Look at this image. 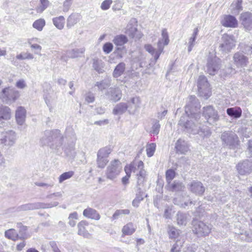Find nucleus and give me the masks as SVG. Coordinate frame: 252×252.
Returning <instances> with one entry per match:
<instances>
[{
	"label": "nucleus",
	"instance_id": "1",
	"mask_svg": "<svg viewBox=\"0 0 252 252\" xmlns=\"http://www.w3.org/2000/svg\"><path fill=\"white\" fill-rule=\"evenodd\" d=\"M197 108H199L198 99L194 95L189 96L185 106L186 115L181 117L180 124L183 125L189 132L208 136L211 134V130L207 127L201 128L199 126L200 114L194 111L197 110Z\"/></svg>",
	"mask_w": 252,
	"mask_h": 252
},
{
	"label": "nucleus",
	"instance_id": "2",
	"mask_svg": "<svg viewBox=\"0 0 252 252\" xmlns=\"http://www.w3.org/2000/svg\"><path fill=\"white\" fill-rule=\"evenodd\" d=\"M63 136L58 129L46 130L40 138L39 143L42 146H47L53 150H58L63 145Z\"/></svg>",
	"mask_w": 252,
	"mask_h": 252
},
{
	"label": "nucleus",
	"instance_id": "3",
	"mask_svg": "<svg viewBox=\"0 0 252 252\" xmlns=\"http://www.w3.org/2000/svg\"><path fill=\"white\" fill-rule=\"evenodd\" d=\"M59 202L54 201L53 202L45 204L41 202H34L27 203L19 206L15 208H13L14 212H22L26 211L33 210L35 209H39L41 208H50L58 205Z\"/></svg>",
	"mask_w": 252,
	"mask_h": 252
},
{
	"label": "nucleus",
	"instance_id": "4",
	"mask_svg": "<svg viewBox=\"0 0 252 252\" xmlns=\"http://www.w3.org/2000/svg\"><path fill=\"white\" fill-rule=\"evenodd\" d=\"M122 170L121 162L118 159H115L107 166L105 172V176L108 179L114 181L119 176Z\"/></svg>",
	"mask_w": 252,
	"mask_h": 252
},
{
	"label": "nucleus",
	"instance_id": "5",
	"mask_svg": "<svg viewBox=\"0 0 252 252\" xmlns=\"http://www.w3.org/2000/svg\"><path fill=\"white\" fill-rule=\"evenodd\" d=\"M222 144L230 149H234L239 145L238 137L234 132L227 131L223 132L220 136Z\"/></svg>",
	"mask_w": 252,
	"mask_h": 252
},
{
	"label": "nucleus",
	"instance_id": "6",
	"mask_svg": "<svg viewBox=\"0 0 252 252\" xmlns=\"http://www.w3.org/2000/svg\"><path fill=\"white\" fill-rule=\"evenodd\" d=\"M193 232L199 237L208 236L211 232L212 225L202 221L193 220L192 222Z\"/></svg>",
	"mask_w": 252,
	"mask_h": 252
},
{
	"label": "nucleus",
	"instance_id": "7",
	"mask_svg": "<svg viewBox=\"0 0 252 252\" xmlns=\"http://www.w3.org/2000/svg\"><path fill=\"white\" fill-rule=\"evenodd\" d=\"M236 41L234 36L227 33L223 34L220 44V51L224 53H228L233 49L236 45Z\"/></svg>",
	"mask_w": 252,
	"mask_h": 252
},
{
	"label": "nucleus",
	"instance_id": "8",
	"mask_svg": "<svg viewBox=\"0 0 252 252\" xmlns=\"http://www.w3.org/2000/svg\"><path fill=\"white\" fill-rule=\"evenodd\" d=\"M220 60L214 54H209L208 57L205 71L210 75H215L220 69Z\"/></svg>",
	"mask_w": 252,
	"mask_h": 252
},
{
	"label": "nucleus",
	"instance_id": "9",
	"mask_svg": "<svg viewBox=\"0 0 252 252\" xmlns=\"http://www.w3.org/2000/svg\"><path fill=\"white\" fill-rule=\"evenodd\" d=\"M20 96L19 92L15 88L7 87L2 90L0 98L6 103L14 102Z\"/></svg>",
	"mask_w": 252,
	"mask_h": 252
},
{
	"label": "nucleus",
	"instance_id": "10",
	"mask_svg": "<svg viewBox=\"0 0 252 252\" xmlns=\"http://www.w3.org/2000/svg\"><path fill=\"white\" fill-rule=\"evenodd\" d=\"M111 152V149L105 147L98 150L97 154L96 163L98 168H103L108 162V156Z\"/></svg>",
	"mask_w": 252,
	"mask_h": 252
},
{
	"label": "nucleus",
	"instance_id": "11",
	"mask_svg": "<svg viewBox=\"0 0 252 252\" xmlns=\"http://www.w3.org/2000/svg\"><path fill=\"white\" fill-rule=\"evenodd\" d=\"M203 115L210 124H214L220 119L218 111L211 105L203 108Z\"/></svg>",
	"mask_w": 252,
	"mask_h": 252
},
{
	"label": "nucleus",
	"instance_id": "12",
	"mask_svg": "<svg viewBox=\"0 0 252 252\" xmlns=\"http://www.w3.org/2000/svg\"><path fill=\"white\" fill-rule=\"evenodd\" d=\"M16 139L15 132L12 130H8L1 132L0 141L1 143L7 146H12Z\"/></svg>",
	"mask_w": 252,
	"mask_h": 252
},
{
	"label": "nucleus",
	"instance_id": "13",
	"mask_svg": "<svg viewBox=\"0 0 252 252\" xmlns=\"http://www.w3.org/2000/svg\"><path fill=\"white\" fill-rule=\"evenodd\" d=\"M237 170L240 175L249 174L252 171V160L246 159L238 163L236 166Z\"/></svg>",
	"mask_w": 252,
	"mask_h": 252
},
{
	"label": "nucleus",
	"instance_id": "14",
	"mask_svg": "<svg viewBox=\"0 0 252 252\" xmlns=\"http://www.w3.org/2000/svg\"><path fill=\"white\" fill-rule=\"evenodd\" d=\"M144 48L146 51L151 54L154 57L155 62L159 58L160 54L163 51L164 47L161 45V42L160 40H159L158 42V50L156 51L155 49L151 44H145Z\"/></svg>",
	"mask_w": 252,
	"mask_h": 252
},
{
	"label": "nucleus",
	"instance_id": "15",
	"mask_svg": "<svg viewBox=\"0 0 252 252\" xmlns=\"http://www.w3.org/2000/svg\"><path fill=\"white\" fill-rule=\"evenodd\" d=\"M234 64L238 67L246 66L249 63L248 58L242 52H236L233 57Z\"/></svg>",
	"mask_w": 252,
	"mask_h": 252
},
{
	"label": "nucleus",
	"instance_id": "16",
	"mask_svg": "<svg viewBox=\"0 0 252 252\" xmlns=\"http://www.w3.org/2000/svg\"><path fill=\"white\" fill-rule=\"evenodd\" d=\"M189 190L192 193L198 195H202L205 188L202 183L198 181H193L189 185Z\"/></svg>",
	"mask_w": 252,
	"mask_h": 252
},
{
	"label": "nucleus",
	"instance_id": "17",
	"mask_svg": "<svg viewBox=\"0 0 252 252\" xmlns=\"http://www.w3.org/2000/svg\"><path fill=\"white\" fill-rule=\"evenodd\" d=\"M242 25L246 31L252 30V13L249 12L242 13L240 17Z\"/></svg>",
	"mask_w": 252,
	"mask_h": 252
},
{
	"label": "nucleus",
	"instance_id": "18",
	"mask_svg": "<svg viewBox=\"0 0 252 252\" xmlns=\"http://www.w3.org/2000/svg\"><path fill=\"white\" fill-rule=\"evenodd\" d=\"M105 94L109 100L115 102L120 100L122 96V91L118 87L110 88Z\"/></svg>",
	"mask_w": 252,
	"mask_h": 252
},
{
	"label": "nucleus",
	"instance_id": "19",
	"mask_svg": "<svg viewBox=\"0 0 252 252\" xmlns=\"http://www.w3.org/2000/svg\"><path fill=\"white\" fill-rule=\"evenodd\" d=\"M143 162L142 161L138 162V168L140 170L138 173H137V185L136 187H142L144 186V183L145 181V177L146 175V171L143 169Z\"/></svg>",
	"mask_w": 252,
	"mask_h": 252
},
{
	"label": "nucleus",
	"instance_id": "20",
	"mask_svg": "<svg viewBox=\"0 0 252 252\" xmlns=\"http://www.w3.org/2000/svg\"><path fill=\"white\" fill-rule=\"evenodd\" d=\"M141 101L139 97L135 96L131 98L128 102V111L130 114L134 113L140 107Z\"/></svg>",
	"mask_w": 252,
	"mask_h": 252
},
{
	"label": "nucleus",
	"instance_id": "21",
	"mask_svg": "<svg viewBox=\"0 0 252 252\" xmlns=\"http://www.w3.org/2000/svg\"><path fill=\"white\" fill-rule=\"evenodd\" d=\"M175 148L178 153L185 154L189 151V145L187 141L180 138L176 143Z\"/></svg>",
	"mask_w": 252,
	"mask_h": 252
},
{
	"label": "nucleus",
	"instance_id": "22",
	"mask_svg": "<svg viewBox=\"0 0 252 252\" xmlns=\"http://www.w3.org/2000/svg\"><path fill=\"white\" fill-rule=\"evenodd\" d=\"M136 22L135 19H132L126 27L125 32L131 38H134L136 33L137 32Z\"/></svg>",
	"mask_w": 252,
	"mask_h": 252
},
{
	"label": "nucleus",
	"instance_id": "23",
	"mask_svg": "<svg viewBox=\"0 0 252 252\" xmlns=\"http://www.w3.org/2000/svg\"><path fill=\"white\" fill-rule=\"evenodd\" d=\"M26 117V109L22 106L18 107L15 112V118L17 123L19 125H23L25 123Z\"/></svg>",
	"mask_w": 252,
	"mask_h": 252
},
{
	"label": "nucleus",
	"instance_id": "24",
	"mask_svg": "<svg viewBox=\"0 0 252 252\" xmlns=\"http://www.w3.org/2000/svg\"><path fill=\"white\" fill-rule=\"evenodd\" d=\"M83 216L88 219L98 220L100 219V215L94 209L88 207L83 212Z\"/></svg>",
	"mask_w": 252,
	"mask_h": 252
},
{
	"label": "nucleus",
	"instance_id": "25",
	"mask_svg": "<svg viewBox=\"0 0 252 252\" xmlns=\"http://www.w3.org/2000/svg\"><path fill=\"white\" fill-rule=\"evenodd\" d=\"M197 87L200 93H203L204 91L208 92L209 91V84L204 76H199L198 79Z\"/></svg>",
	"mask_w": 252,
	"mask_h": 252
},
{
	"label": "nucleus",
	"instance_id": "26",
	"mask_svg": "<svg viewBox=\"0 0 252 252\" xmlns=\"http://www.w3.org/2000/svg\"><path fill=\"white\" fill-rule=\"evenodd\" d=\"M221 24L225 27L235 28L238 25V22L235 17L226 15L221 21Z\"/></svg>",
	"mask_w": 252,
	"mask_h": 252
},
{
	"label": "nucleus",
	"instance_id": "27",
	"mask_svg": "<svg viewBox=\"0 0 252 252\" xmlns=\"http://www.w3.org/2000/svg\"><path fill=\"white\" fill-rule=\"evenodd\" d=\"M11 117V109L7 106H2L0 107V124H2L3 121H8Z\"/></svg>",
	"mask_w": 252,
	"mask_h": 252
},
{
	"label": "nucleus",
	"instance_id": "28",
	"mask_svg": "<svg viewBox=\"0 0 252 252\" xmlns=\"http://www.w3.org/2000/svg\"><path fill=\"white\" fill-rule=\"evenodd\" d=\"M128 104L125 102L117 104L113 109V114L115 115H121L128 110Z\"/></svg>",
	"mask_w": 252,
	"mask_h": 252
},
{
	"label": "nucleus",
	"instance_id": "29",
	"mask_svg": "<svg viewBox=\"0 0 252 252\" xmlns=\"http://www.w3.org/2000/svg\"><path fill=\"white\" fill-rule=\"evenodd\" d=\"M135 191L136 197L132 201V204L134 207H137L139 203L143 200L145 193L142 189L140 187L136 188Z\"/></svg>",
	"mask_w": 252,
	"mask_h": 252
},
{
	"label": "nucleus",
	"instance_id": "30",
	"mask_svg": "<svg viewBox=\"0 0 252 252\" xmlns=\"http://www.w3.org/2000/svg\"><path fill=\"white\" fill-rule=\"evenodd\" d=\"M88 224V222L85 220H82L79 222L77 225L78 235L82 236L85 238H89L90 235L85 227Z\"/></svg>",
	"mask_w": 252,
	"mask_h": 252
},
{
	"label": "nucleus",
	"instance_id": "31",
	"mask_svg": "<svg viewBox=\"0 0 252 252\" xmlns=\"http://www.w3.org/2000/svg\"><path fill=\"white\" fill-rule=\"evenodd\" d=\"M167 189L171 191H178L182 190L185 186L183 183L177 181H174L173 183H170L167 185Z\"/></svg>",
	"mask_w": 252,
	"mask_h": 252
},
{
	"label": "nucleus",
	"instance_id": "32",
	"mask_svg": "<svg viewBox=\"0 0 252 252\" xmlns=\"http://www.w3.org/2000/svg\"><path fill=\"white\" fill-rule=\"evenodd\" d=\"M63 149L66 155L70 158H73L76 155L75 151V142H72L70 144L65 145Z\"/></svg>",
	"mask_w": 252,
	"mask_h": 252
},
{
	"label": "nucleus",
	"instance_id": "33",
	"mask_svg": "<svg viewBox=\"0 0 252 252\" xmlns=\"http://www.w3.org/2000/svg\"><path fill=\"white\" fill-rule=\"evenodd\" d=\"M4 236L6 238L14 241L21 239L22 238L18 235L16 230L13 228L6 230L4 232Z\"/></svg>",
	"mask_w": 252,
	"mask_h": 252
},
{
	"label": "nucleus",
	"instance_id": "34",
	"mask_svg": "<svg viewBox=\"0 0 252 252\" xmlns=\"http://www.w3.org/2000/svg\"><path fill=\"white\" fill-rule=\"evenodd\" d=\"M85 48H75L66 51V55L70 58H75L80 56L81 54L84 53Z\"/></svg>",
	"mask_w": 252,
	"mask_h": 252
},
{
	"label": "nucleus",
	"instance_id": "35",
	"mask_svg": "<svg viewBox=\"0 0 252 252\" xmlns=\"http://www.w3.org/2000/svg\"><path fill=\"white\" fill-rule=\"evenodd\" d=\"M199 30L197 28L193 30V32L191 37L189 39L188 51L190 52L196 43V39Z\"/></svg>",
	"mask_w": 252,
	"mask_h": 252
},
{
	"label": "nucleus",
	"instance_id": "36",
	"mask_svg": "<svg viewBox=\"0 0 252 252\" xmlns=\"http://www.w3.org/2000/svg\"><path fill=\"white\" fill-rule=\"evenodd\" d=\"M80 20V15L77 13L71 14L67 19L66 26L70 28L77 24Z\"/></svg>",
	"mask_w": 252,
	"mask_h": 252
},
{
	"label": "nucleus",
	"instance_id": "37",
	"mask_svg": "<svg viewBox=\"0 0 252 252\" xmlns=\"http://www.w3.org/2000/svg\"><path fill=\"white\" fill-rule=\"evenodd\" d=\"M226 113L229 116L238 119L242 115V110L238 107H231L227 109Z\"/></svg>",
	"mask_w": 252,
	"mask_h": 252
},
{
	"label": "nucleus",
	"instance_id": "38",
	"mask_svg": "<svg viewBox=\"0 0 252 252\" xmlns=\"http://www.w3.org/2000/svg\"><path fill=\"white\" fill-rule=\"evenodd\" d=\"M111 84V79L109 78H106L100 81L96 82L94 86L97 87L98 90L102 91L109 87Z\"/></svg>",
	"mask_w": 252,
	"mask_h": 252
},
{
	"label": "nucleus",
	"instance_id": "39",
	"mask_svg": "<svg viewBox=\"0 0 252 252\" xmlns=\"http://www.w3.org/2000/svg\"><path fill=\"white\" fill-rule=\"evenodd\" d=\"M177 224L179 225H186L189 220V216L185 213L179 212L176 215Z\"/></svg>",
	"mask_w": 252,
	"mask_h": 252
},
{
	"label": "nucleus",
	"instance_id": "40",
	"mask_svg": "<svg viewBox=\"0 0 252 252\" xmlns=\"http://www.w3.org/2000/svg\"><path fill=\"white\" fill-rule=\"evenodd\" d=\"M136 230V227L131 223L129 222L124 225L122 228L123 234L125 235H132Z\"/></svg>",
	"mask_w": 252,
	"mask_h": 252
},
{
	"label": "nucleus",
	"instance_id": "41",
	"mask_svg": "<svg viewBox=\"0 0 252 252\" xmlns=\"http://www.w3.org/2000/svg\"><path fill=\"white\" fill-rule=\"evenodd\" d=\"M54 25L59 30H62L64 27L65 19L63 16H60L53 18Z\"/></svg>",
	"mask_w": 252,
	"mask_h": 252
},
{
	"label": "nucleus",
	"instance_id": "42",
	"mask_svg": "<svg viewBox=\"0 0 252 252\" xmlns=\"http://www.w3.org/2000/svg\"><path fill=\"white\" fill-rule=\"evenodd\" d=\"M126 68V64L124 63H119L114 70L113 75L115 78L120 76L124 73Z\"/></svg>",
	"mask_w": 252,
	"mask_h": 252
},
{
	"label": "nucleus",
	"instance_id": "43",
	"mask_svg": "<svg viewBox=\"0 0 252 252\" xmlns=\"http://www.w3.org/2000/svg\"><path fill=\"white\" fill-rule=\"evenodd\" d=\"M126 36L123 34L117 35L114 38L113 41L117 46H122L127 42Z\"/></svg>",
	"mask_w": 252,
	"mask_h": 252
},
{
	"label": "nucleus",
	"instance_id": "44",
	"mask_svg": "<svg viewBox=\"0 0 252 252\" xmlns=\"http://www.w3.org/2000/svg\"><path fill=\"white\" fill-rule=\"evenodd\" d=\"M104 66V63L101 60H94L93 63V68L98 73H102L104 71L103 69Z\"/></svg>",
	"mask_w": 252,
	"mask_h": 252
},
{
	"label": "nucleus",
	"instance_id": "45",
	"mask_svg": "<svg viewBox=\"0 0 252 252\" xmlns=\"http://www.w3.org/2000/svg\"><path fill=\"white\" fill-rule=\"evenodd\" d=\"M130 211L128 209L117 210L111 217V219L112 220H117L123 215H128Z\"/></svg>",
	"mask_w": 252,
	"mask_h": 252
},
{
	"label": "nucleus",
	"instance_id": "46",
	"mask_svg": "<svg viewBox=\"0 0 252 252\" xmlns=\"http://www.w3.org/2000/svg\"><path fill=\"white\" fill-rule=\"evenodd\" d=\"M45 25V21L44 19L40 18L35 21L33 24L32 27L38 30V31H41L43 27Z\"/></svg>",
	"mask_w": 252,
	"mask_h": 252
},
{
	"label": "nucleus",
	"instance_id": "47",
	"mask_svg": "<svg viewBox=\"0 0 252 252\" xmlns=\"http://www.w3.org/2000/svg\"><path fill=\"white\" fill-rule=\"evenodd\" d=\"M242 0H236L231 4L233 13H238L242 10Z\"/></svg>",
	"mask_w": 252,
	"mask_h": 252
},
{
	"label": "nucleus",
	"instance_id": "48",
	"mask_svg": "<svg viewBox=\"0 0 252 252\" xmlns=\"http://www.w3.org/2000/svg\"><path fill=\"white\" fill-rule=\"evenodd\" d=\"M168 234L171 239L177 238L180 234V230L173 226H169Z\"/></svg>",
	"mask_w": 252,
	"mask_h": 252
},
{
	"label": "nucleus",
	"instance_id": "49",
	"mask_svg": "<svg viewBox=\"0 0 252 252\" xmlns=\"http://www.w3.org/2000/svg\"><path fill=\"white\" fill-rule=\"evenodd\" d=\"M68 219L69 224L71 227H74L76 225V220L78 219V213L76 212H74L70 214Z\"/></svg>",
	"mask_w": 252,
	"mask_h": 252
},
{
	"label": "nucleus",
	"instance_id": "50",
	"mask_svg": "<svg viewBox=\"0 0 252 252\" xmlns=\"http://www.w3.org/2000/svg\"><path fill=\"white\" fill-rule=\"evenodd\" d=\"M156 145L155 143L148 144L146 146V153L148 157H152L156 150Z\"/></svg>",
	"mask_w": 252,
	"mask_h": 252
},
{
	"label": "nucleus",
	"instance_id": "51",
	"mask_svg": "<svg viewBox=\"0 0 252 252\" xmlns=\"http://www.w3.org/2000/svg\"><path fill=\"white\" fill-rule=\"evenodd\" d=\"M160 127V125L159 124V121L157 120H153V126L151 132L154 135H157L159 131Z\"/></svg>",
	"mask_w": 252,
	"mask_h": 252
},
{
	"label": "nucleus",
	"instance_id": "52",
	"mask_svg": "<svg viewBox=\"0 0 252 252\" xmlns=\"http://www.w3.org/2000/svg\"><path fill=\"white\" fill-rule=\"evenodd\" d=\"M74 175V172L72 171L66 172L61 174L59 178V183H62L64 181L72 177Z\"/></svg>",
	"mask_w": 252,
	"mask_h": 252
},
{
	"label": "nucleus",
	"instance_id": "53",
	"mask_svg": "<svg viewBox=\"0 0 252 252\" xmlns=\"http://www.w3.org/2000/svg\"><path fill=\"white\" fill-rule=\"evenodd\" d=\"M40 5L36 8V11L38 13H42L46 9L49 4L48 0H40Z\"/></svg>",
	"mask_w": 252,
	"mask_h": 252
},
{
	"label": "nucleus",
	"instance_id": "54",
	"mask_svg": "<svg viewBox=\"0 0 252 252\" xmlns=\"http://www.w3.org/2000/svg\"><path fill=\"white\" fill-rule=\"evenodd\" d=\"M159 40H161V44L163 42L164 45H167L169 42V39L168 32L166 29H164L162 30L161 38Z\"/></svg>",
	"mask_w": 252,
	"mask_h": 252
},
{
	"label": "nucleus",
	"instance_id": "55",
	"mask_svg": "<svg viewBox=\"0 0 252 252\" xmlns=\"http://www.w3.org/2000/svg\"><path fill=\"white\" fill-rule=\"evenodd\" d=\"M166 180L167 184L171 183V181L175 178V172L172 169H168L165 173Z\"/></svg>",
	"mask_w": 252,
	"mask_h": 252
},
{
	"label": "nucleus",
	"instance_id": "56",
	"mask_svg": "<svg viewBox=\"0 0 252 252\" xmlns=\"http://www.w3.org/2000/svg\"><path fill=\"white\" fill-rule=\"evenodd\" d=\"M183 245L181 242L177 241L172 246L170 252H181Z\"/></svg>",
	"mask_w": 252,
	"mask_h": 252
},
{
	"label": "nucleus",
	"instance_id": "57",
	"mask_svg": "<svg viewBox=\"0 0 252 252\" xmlns=\"http://www.w3.org/2000/svg\"><path fill=\"white\" fill-rule=\"evenodd\" d=\"M63 194L61 192H57L53 193H51L46 196V198L49 199L58 200L62 198Z\"/></svg>",
	"mask_w": 252,
	"mask_h": 252
},
{
	"label": "nucleus",
	"instance_id": "58",
	"mask_svg": "<svg viewBox=\"0 0 252 252\" xmlns=\"http://www.w3.org/2000/svg\"><path fill=\"white\" fill-rule=\"evenodd\" d=\"M32 49H34V54L41 56V50L42 49V47L40 45L37 44H29Z\"/></svg>",
	"mask_w": 252,
	"mask_h": 252
},
{
	"label": "nucleus",
	"instance_id": "59",
	"mask_svg": "<svg viewBox=\"0 0 252 252\" xmlns=\"http://www.w3.org/2000/svg\"><path fill=\"white\" fill-rule=\"evenodd\" d=\"M113 47V46L112 43H106L103 46V50L106 54H109L112 51Z\"/></svg>",
	"mask_w": 252,
	"mask_h": 252
},
{
	"label": "nucleus",
	"instance_id": "60",
	"mask_svg": "<svg viewBox=\"0 0 252 252\" xmlns=\"http://www.w3.org/2000/svg\"><path fill=\"white\" fill-rule=\"evenodd\" d=\"M112 3V0H105L102 2L101 4V8L104 10H107L109 8Z\"/></svg>",
	"mask_w": 252,
	"mask_h": 252
},
{
	"label": "nucleus",
	"instance_id": "61",
	"mask_svg": "<svg viewBox=\"0 0 252 252\" xmlns=\"http://www.w3.org/2000/svg\"><path fill=\"white\" fill-rule=\"evenodd\" d=\"M35 185L38 187H42L46 189H48L49 188L53 187L54 185V183L52 181L50 182L49 183L37 182L35 183Z\"/></svg>",
	"mask_w": 252,
	"mask_h": 252
},
{
	"label": "nucleus",
	"instance_id": "62",
	"mask_svg": "<svg viewBox=\"0 0 252 252\" xmlns=\"http://www.w3.org/2000/svg\"><path fill=\"white\" fill-rule=\"evenodd\" d=\"M134 168H135V167H134V165L132 164H130L128 166H126L125 167V171L126 173V175L130 177L131 172L132 171L134 172Z\"/></svg>",
	"mask_w": 252,
	"mask_h": 252
},
{
	"label": "nucleus",
	"instance_id": "63",
	"mask_svg": "<svg viewBox=\"0 0 252 252\" xmlns=\"http://www.w3.org/2000/svg\"><path fill=\"white\" fill-rule=\"evenodd\" d=\"M72 0H65L63 2V11L64 12H67L68 11L71 4Z\"/></svg>",
	"mask_w": 252,
	"mask_h": 252
},
{
	"label": "nucleus",
	"instance_id": "64",
	"mask_svg": "<svg viewBox=\"0 0 252 252\" xmlns=\"http://www.w3.org/2000/svg\"><path fill=\"white\" fill-rule=\"evenodd\" d=\"M15 86L18 88L22 89L26 87V84L24 79H20L16 82Z\"/></svg>",
	"mask_w": 252,
	"mask_h": 252
}]
</instances>
